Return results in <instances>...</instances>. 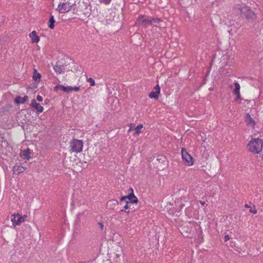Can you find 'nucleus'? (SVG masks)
Segmentation results:
<instances>
[{"mask_svg": "<svg viewBox=\"0 0 263 263\" xmlns=\"http://www.w3.org/2000/svg\"><path fill=\"white\" fill-rule=\"evenodd\" d=\"M16 261L15 260V256L14 254L11 255L10 258V261L9 263H16Z\"/></svg>", "mask_w": 263, "mask_h": 263, "instance_id": "bb28decb", "label": "nucleus"}, {"mask_svg": "<svg viewBox=\"0 0 263 263\" xmlns=\"http://www.w3.org/2000/svg\"><path fill=\"white\" fill-rule=\"evenodd\" d=\"M27 216L26 215H22V213H17V226L27 220Z\"/></svg>", "mask_w": 263, "mask_h": 263, "instance_id": "4468645a", "label": "nucleus"}, {"mask_svg": "<svg viewBox=\"0 0 263 263\" xmlns=\"http://www.w3.org/2000/svg\"><path fill=\"white\" fill-rule=\"evenodd\" d=\"M71 7V5L69 3H60L57 9L60 13H65L68 12Z\"/></svg>", "mask_w": 263, "mask_h": 263, "instance_id": "0eeeda50", "label": "nucleus"}, {"mask_svg": "<svg viewBox=\"0 0 263 263\" xmlns=\"http://www.w3.org/2000/svg\"><path fill=\"white\" fill-rule=\"evenodd\" d=\"M200 203L202 204V205H204V204L205 203L204 202H202V201H200Z\"/></svg>", "mask_w": 263, "mask_h": 263, "instance_id": "37998d69", "label": "nucleus"}, {"mask_svg": "<svg viewBox=\"0 0 263 263\" xmlns=\"http://www.w3.org/2000/svg\"><path fill=\"white\" fill-rule=\"evenodd\" d=\"M134 204H131V208H134V209L135 210V208L133 206Z\"/></svg>", "mask_w": 263, "mask_h": 263, "instance_id": "a18cd8bd", "label": "nucleus"}, {"mask_svg": "<svg viewBox=\"0 0 263 263\" xmlns=\"http://www.w3.org/2000/svg\"><path fill=\"white\" fill-rule=\"evenodd\" d=\"M3 20L0 21V26H1L2 24Z\"/></svg>", "mask_w": 263, "mask_h": 263, "instance_id": "c03bdc74", "label": "nucleus"}, {"mask_svg": "<svg viewBox=\"0 0 263 263\" xmlns=\"http://www.w3.org/2000/svg\"><path fill=\"white\" fill-rule=\"evenodd\" d=\"M33 80L36 82L39 83L41 81V74L39 72H37L36 69H34L33 73L32 76Z\"/></svg>", "mask_w": 263, "mask_h": 263, "instance_id": "ddd939ff", "label": "nucleus"}, {"mask_svg": "<svg viewBox=\"0 0 263 263\" xmlns=\"http://www.w3.org/2000/svg\"><path fill=\"white\" fill-rule=\"evenodd\" d=\"M234 85L235 88L233 90V93H238V92H240V87L239 83L237 82H235L234 83Z\"/></svg>", "mask_w": 263, "mask_h": 263, "instance_id": "6ab92c4d", "label": "nucleus"}, {"mask_svg": "<svg viewBox=\"0 0 263 263\" xmlns=\"http://www.w3.org/2000/svg\"><path fill=\"white\" fill-rule=\"evenodd\" d=\"M30 154V149L29 148H27L25 150H21L19 155L20 157L23 159L28 160L31 158Z\"/></svg>", "mask_w": 263, "mask_h": 263, "instance_id": "9d476101", "label": "nucleus"}, {"mask_svg": "<svg viewBox=\"0 0 263 263\" xmlns=\"http://www.w3.org/2000/svg\"><path fill=\"white\" fill-rule=\"evenodd\" d=\"M15 165H14V166L13 167V171L14 173H15Z\"/></svg>", "mask_w": 263, "mask_h": 263, "instance_id": "a19ab883", "label": "nucleus"}, {"mask_svg": "<svg viewBox=\"0 0 263 263\" xmlns=\"http://www.w3.org/2000/svg\"><path fill=\"white\" fill-rule=\"evenodd\" d=\"M86 20V18H85V19H82L81 20L84 21V22H85L86 23H87L88 21V20Z\"/></svg>", "mask_w": 263, "mask_h": 263, "instance_id": "4c0bfd02", "label": "nucleus"}, {"mask_svg": "<svg viewBox=\"0 0 263 263\" xmlns=\"http://www.w3.org/2000/svg\"><path fill=\"white\" fill-rule=\"evenodd\" d=\"M30 106L35 109L38 113H41L43 111V107H42L39 103H37L36 100L34 99L31 101Z\"/></svg>", "mask_w": 263, "mask_h": 263, "instance_id": "1a4fd4ad", "label": "nucleus"}, {"mask_svg": "<svg viewBox=\"0 0 263 263\" xmlns=\"http://www.w3.org/2000/svg\"><path fill=\"white\" fill-rule=\"evenodd\" d=\"M143 127L142 124H140L137 125L135 128V132L133 134L134 136H136L139 135L140 133H141V129Z\"/></svg>", "mask_w": 263, "mask_h": 263, "instance_id": "f3484780", "label": "nucleus"}, {"mask_svg": "<svg viewBox=\"0 0 263 263\" xmlns=\"http://www.w3.org/2000/svg\"><path fill=\"white\" fill-rule=\"evenodd\" d=\"M13 102L15 104H16V97L14 98Z\"/></svg>", "mask_w": 263, "mask_h": 263, "instance_id": "58836bf2", "label": "nucleus"}, {"mask_svg": "<svg viewBox=\"0 0 263 263\" xmlns=\"http://www.w3.org/2000/svg\"><path fill=\"white\" fill-rule=\"evenodd\" d=\"M245 206L246 208H250V205H248V204H245Z\"/></svg>", "mask_w": 263, "mask_h": 263, "instance_id": "ea45409f", "label": "nucleus"}, {"mask_svg": "<svg viewBox=\"0 0 263 263\" xmlns=\"http://www.w3.org/2000/svg\"><path fill=\"white\" fill-rule=\"evenodd\" d=\"M154 19L159 20L160 21H161V23H153V24H159L160 25V27H165V23L162 20H161L158 17H155V18L154 17Z\"/></svg>", "mask_w": 263, "mask_h": 263, "instance_id": "393cba45", "label": "nucleus"}, {"mask_svg": "<svg viewBox=\"0 0 263 263\" xmlns=\"http://www.w3.org/2000/svg\"><path fill=\"white\" fill-rule=\"evenodd\" d=\"M106 22H107V23H106L105 24H109V23L108 22V20H106Z\"/></svg>", "mask_w": 263, "mask_h": 263, "instance_id": "49530a36", "label": "nucleus"}, {"mask_svg": "<svg viewBox=\"0 0 263 263\" xmlns=\"http://www.w3.org/2000/svg\"><path fill=\"white\" fill-rule=\"evenodd\" d=\"M224 20H223V22H224V23L228 26H231L234 25V21H231L229 19V17H224Z\"/></svg>", "mask_w": 263, "mask_h": 263, "instance_id": "4be33fe9", "label": "nucleus"}, {"mask_svg": "<svg viewBox=\"0 0 263 263\" xmlns=\"http://www.w3.org/2000/svg\"><path fill=\"white\" fill-rule=\"evenodd\" d=\"M154 89L155 90V91H152V92H151L149 93L148 96L150 98H154L155 100H157L158 99L159 95L160 92V87L159 86V85H157L156 86H155Z\"/></svg>", "mask_w": 263, "mask_h": 263, "instance_id": "6e6552de", "label": "nucleus"}, {"mask_svg": "<svg viewBox=\"0 0 263 263\" xmlns=\"http://www.w3.org/2000/svg\"><path fill=\"white\" fill-rule=\"evenodd\" d=\"M253 206H254V209H253L252 208H251L250 209V212L253 214H256L257 213V210L255 209V206L254 205Z\"/></svg>", "mask_w": 263, "mask_h": 263, "instance_id": "72a5a7b5", "label": "nucleus"}, {"mask_svg": "<svg viewBox=\"0 0 263 263\" xmlns=\"http://www.w3.org/2000/svg\"><path fill=\"white\" fill-rule=\"evenodd\" d=\"M28 99V97L27 96H25L24 97L17 96V105L24 103Z\"/></svg>", "mask_w": 263, "mask_h": 263, "instance_id": "dca6fc26", "label": "nucleus"}, {"mask_svg": "<svg viewBox=\"0 0 263 263\" xmlns=\"http://www.w3.org/2000/svg\"><path fill=\"white\" fill-rule=\"evenodd\" d=\"M140 16L143 17V16H144V15H141Z\"/></svg>", "mask_w": 263, "mask_h": 263, "instance_id": "de8ad7c7", "label": "nucleus"}, {"mask_svg": "<svg viewBox=\"0 0 263 263\" xmlns=\"http://www.w3.org/2000/svg\"><path fill=\"white\" fill-rule=\"evenodd\" d=\"M128 192L129 193L127 195L122 196L120 198L121 204L124 202L125 203L123 206L124 209L121 210L120 212H125L127 213V215L135 211L134 208H131V204H137L138 202V199L134 193L133 189L130 187Z\"/></svg>", "mask_w": 263, "mask_h": 263, "instance_id": "f257e3e1", "label": "nucleus"}, {"mask_svg": "<svg viewBox=\"0 0 263 263\" xmlns=\"http://www.w3.org/2000/svg\"><path fill=\"white\" fill-rule=\"evenodd\" d=\"M16 216V213H14L13 214L11 215V217H13L11 218V221L12 222V225L14 227H15L16 226V221L15 220V217Z\"/></svg>", "mask_w": 263, "mask_h": 263, "instance_id": "5701e85b", "label": "nucleus"}, {"mask_svg": "<svg viewBox=\"0 0 263 263\" xmlns=\"http://www.w3.org/2000/svg\"><path fill=\"white\" fill-rule=\"evenodd\" d=\"M29 37L31 38L32 43H37L40 41V37L37 35L36 32L35 30L32 31L29 34Z\"/></svg>", "mask_w": 263, "mask_h": 263, "instance_id": "9b49d317", "label": "nucleus"}, {"mask_svg": "<svg viewBox=\"0 0 263 263\" xmlns=\"http://www.w3.org/2000/svg\"><path fill=\"white\" fill-rule=\"evenodd\" d=\"M25 170L24 167L17 166V174L22 173Z\"/></svg>", "mask_w": 263, "mask_h": 263, "instance_id": "c85d7f7f", "label": "nucleus"}, {"mask_svg": "<svg viewBox=\"0 0 263 263\" xmlns=\"http://www.w3.org/2000/svg\"><path fill=\"white\" fill-rule=\"evenodd\" d=\"M71 150L76 153H80L82 151V140L73 139L70 144Z\"/></svg>", "mask_w": 263, "mask_h": 263, "instance_id": "39448f33", "label": "nucleus"}, {"mask_svg": "<svg viewBox=\"0 0 263 263\" xmlns=\"http://www.w3.org/2000/svg\"><path fill=\"white\" fill-rule=\"evenodd\" d=\"M234 95L236 96V97L235 99V101H237L239 99H241L240 97V93L238 92V93H233Z\"/></svg>", "mask_w": 263, "mask_h": 263, "instance_id": "c756f323", "label": "nucleus"}, {"mask_svg": "<svg viewBox=\"0 0 263 263\" xmlns=\"http://www.w3.org/2000/svg\"><path fill=\"white\" fill-rule=\"evenodd\" d=\"M98 224H99V227H100V229H101V230H103V228H104V225H103V223H102V222H99V223H98Z\"/></svg>", "mask_w": 263, "mask_h": 263, "instance_id": "c9c22d12", "label": "nucleus"}, {"mask_svg": "<svg viewBox=\"0 0 263 263\" xmlns=\"http://www.w3.org/2000/svg\"><path fill=\"white\" fill-rule=\"evenodd\" d=\"M109 202L112 203L113 204H118V202L116 200H110V201H109Z\"/></svg>", "mask_w": 263, "mask_h": 263, "instance_id": "f704fd0d", "label": "nucleus"}, {"mask_svg": "<svg viewBox=\"0 0 263 263\" xmlns=\"http://www.w3.org/2000/svg\"><path fill=\"white\" fill-rule=\"evenodd\" d=\"M87 81L90 83L91 86H93L95 85V81L91 78H89L88 79H87Z\"/></svg>", "mask_w": 263, "mask_h": 263, "instance_id": "a878e982", "label": "nucleus"}, {"mask_svg": "<svg viewBox=\"0 0 263 263\" xmlns=\"http://www.w3.org/2000/svg\"><path fill=\"white\" fill-rule=\"evenodd\" d=\"M55 23V21L54 20V17H50L48 22V27L50 29H53L54 27Z\"/></svg>", "mask_w": 263, "mask_h": 263, "instance_id": "aec40b11", "label": "nucleus"}, {"mask_svg": "<svg viewBox=\"0 0 263 263\" xmlns=\"http://www.w3.org/2000/svg\"><path fill=\"white\" fill-rule=\"evenodd\" d=\"M232 14L234 15H244V16H252L255 14V13L248 6L237 5L233 8Z\"/></svg>", "mask_w": 263, "mask_h": 263, "instance_id": "f03ea898", "label": "nucleus"}, {"mask_svg": "<svg viewBox=\"0 0 263 263\" xmlns=\"http://www.w3.org/2000/svg\"><path fill=\"white\" fill-rule=\"evenodd\" d=\"M74 64V62L73 61H71L68 64H63V65H62L63 66V70L64 71V72L65 71H72L73 69L72 65H73Z\"/></svg>", "mask_w": 263, "mask_h": 263, "instance_id": "f8f14e48", "label": "nucleus"}, {"mask_svg": "<svg viewBox=\"0 0 263 263\" xmlns=\"http://www.w3.org/2000/svg\"><path fill=\"white\" fill-rule=\"evenodd\" d=\"M111 0H99L101 3H103L105 5H108L110 4Z\"/></svg>", "mask_w": 263, "mask_h": 263, "instance_id": "cd10ccee", "label": "nucleus"}, {"mask_svg": "<svg viewBox=\"0 0 263 263\" xmlns=\"http://www.w3.org/2000/svg\"><path fill=\"white\" fill-rule=\"evenodd\" d=\"M54 69L56 72H59V73H62L64 72V71L63 70V66L62 65H58V64H57L54 66Z\"/></svg>", "mask_w": 263, "mask_h": 263, "instance_id": "a211bd4d", "label": "nucleus"}, {"mask_svg": "<svg viewBox=\"0 0 263 263\" xmlns=\"http://www.w3.org/2000/svg\"><path fill=\"white\" fill-rule=\"evenodd\" d=\"M36 100L39 102H42L43 101V98L40 95L36 96Z\"/></svg>", "mask_w": 263, "mask_h": 263, "instance_id": "473e14b6", "label": "nucleus"}, {"mask_svg": "<svg viewBox=\"0 0 263 263\" xmlns=\"http://www.w3.org/2000/svg\"><path fill=\"white\" fill-rule=\"evenodd\" d=\"M80 89V86H72V90H74L75 91H78Z\"/></svg>", "mask_w": 263, "mask_h": 263, "instance_id": "2f4dec72", "label": "nucleus"}, {"mask_svg": "<svg viewBox=\"0 0 263 263\" xmlns=\"http://www.w3.org/2000/svg\"><path fill=\"white\" fill-rule=\"evenodd\" d=\"M182 158L184 163L187 166H191L194 164V158L187 153L185 148L181 150Z\"/></svg>", "mask_w": 263, "mask_h": 263, "instance_id": "423d86ee", "label": "nucleus"}, {"mask_svg": "<svg viewBox=\"0 0 263 263\" xmlns=\"http://www.w3.org/2000/svg\"><path fill=\"white\" fill-rule=\"evenodd\" d=\"M249 150L254 154H258L263 146L262 140L259 138H253L248 144Z\"/></svg>", "mask_w": 263, "mask_h": 263, "instance_id": "7ed1b4c3", "label": "nucleus"}, {"mask_svg": "<svg viewBox=\"0 0 263 263\" xmlns=\"http://www.w3.org/2000/svg\"><path fill=\"white\" fill-rule=\"evenodd\" d=\"M59 89H61V85H57L54 87L53 90L57 92Z\"/></svg>", "mask_w": 263, "mask_h": 263, "instance_id": "7c9ffc66", "label": "nucleus"}, {"mask_svg": "<svg viewBox=\"0 0 263 263\" xmlns=\"http://www.w3.org/2000/svg\"><path fill=\"white\" fill-rule=\"evenodd\" d=\"M10 204H13L15 203V194L13 193L12 195H11L10 198Z\"/></svg>", "mask_w": 263, "mask_h": 263, "instance_id": "b1692460", "label": "nucleus"}, {"mask_svg": "<svg viewBox=\"0 0 263 263\" xmlns=\"http://www.w3.org/2000/svg\"><path fill=\"white\" fill-rule=\"evenodd\" d=\"M159 20L154 19V17H148L147 18H144V17H138L137 20L135 25L137 26L142 25L146 26L147 24L153 25V23H161Z\"/></svg>", "mask_w": 263, "mask_h": 263, "instance_id": "20e7f679", "label": "nucleus"}, {"mask_svg": "<svg viewBox=\"0 0 263 263\" xmlns=\"http://www.w3.org/2000/svg\"><path fill=\"white\" fill-rule=\"evenodd\" d=\"M61 89L66 93H69L72 91V86H64L61 85Z\"/></svg>", "mask_w": 263, "mask_h": 263, "instance_id": "412c9836", "label": "nucleus"}, {"mask_svg": "<svg viewBox=\"0 0 263 263\" xmlns=\"http://www.w3.org/2000/svg\"><path fill=\"white\" fill-rule=\"evenodd\" d=\"M245 121L247 124H252V126L253 127L255 125V121L253 118H251L250 115L249 113L247 114L246 115Z\"/></svg>", "mask_w": 263, "mask_h": 263, "instance_id": "2eb2a0df", "label": "nucleus"}, {"mask_svg": "<svg viewBox=\"0 0 263 263\" xmlns=\"http://www.w3.org/2000/svg\"><path fill=\"white\" fill-rule=\"evenodd\" d=\"M230 239L229 236L228 235H226L224 236V241H227Z\"/></svg>", "mask_w": 263, "mask_h": 263, "instance_id": "e433bc0d", "label": "nucleus"}, {"mask_svg": "<svg viewBox=\"0 0 263 263\" xmlns=\"http://www.w3.org/2000/svg\"><path fill=\"white\" fill-rule=\"evenodd\" d=\"M24 124H23L22 125H21V127H22V129H23V130H24Z\"/></svg>", "mask_w": 263, "mask_h": 263, "instance_id": "79ce46f5", "label": "nucleus"}]
</instances>
